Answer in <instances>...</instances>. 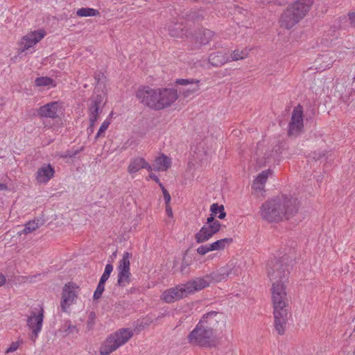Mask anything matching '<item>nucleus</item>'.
<instances>
[{
    "label": "nucleus",
    "instance_id": "1",
    "mask_svg": "<svg viewBox=\"0 0 355 355\" xmlns=\"http://www.w3.org/2000/svg\"><path fill=\"white\" fill-rule=\"evenodd\" d=\"M268 277L272 283L271 297L273 306L275 327L280 335L284 334L287 321L286 309L288 299L285 282L287 279V270L281 259H270L266 265Z\"/></svg>",
    "mask_w": 355,
    "mask_h": 355
},
{
    "label": "nucleus",
    "instance_id": "2",
    "mask_svg": "<svg viewBox=\"0 0 355 355\" xmlns=\"http://www.w3.org/2000/svg\"><path fill=\"white\" fill-rule=\"evenodd\" d=\"M299 202L293 197L282 196L265 202L261 207V218L269 222L289 220L297 211Z\"/></svg>",
    "mask_w": 355,
    "mask_h": 355
},
{
    "label": "nucleus",
    "instance_id": "3",
    "mask_svg": "<svg viewBox=\"0 0 355 355\" xmlns=\"http://www.w3.org/2000/svg\"><path fill=\"white\" fill-rule=\"evenodd\" d=\"M133 336V331L129 328H122L110 334L100 347L101 355H109L121 346L125 344Z\"/></svg>",
    "mask_w": 355,
    "mask_h": 355
},
{
    "label": "nucleus",
    "instance_id": "4",
    "mask_svg": "<svg viewBox=\"0 0 355 355\" xmlns=\"http://www.w3.org/2000/svg\"><path fill=\"white\" fill-rule=\"evenodd\" d=\"M105 103V93L101 91L100 93L95 92L89 101L88 116L89 125L87 132L90 135L94 132L96 123L97 122L103 108Z\"/></svg>",
    "mask_w": 355,
    "mask_h": 355
},
{
    "label": "nucleus",
    "instance_id": "5",
    "mask_svg": "<svg viewBox=\"0 0 355 355\" xmlns=\"http://www.w3.org/2000/svg\"><path fill=\"white\" fill-rule=\"evenodd\" d=\"M200 327L210 330L212 334L216 336L219 331L225 326V320L223 313L211 311L204 314L198 322Z\"/></svg>",
    "mask_w": 355,
    "mask_h": 355
},
{
    "label": "nucleus",
    "instance_id": "6",
    "mask_svg": "<svg viewBox=\"0 0 355 355\" xmlns=\"http://www.w3.org/2000/svg\"><path fill=\"white\" fill-rule=\"evenodd\" d=\"M136 96L145 106L154 110H158L157 102L159 103L161 96L160 88L142 87L137 90Z\"/></svg>",
    "mask_w": 355,
    "mask_h": 355
},
{
    "label": "nucleus",
    "instance_id": "7",
    "mask_svg": "<svg viewBox=\"0 0 355 355\" xmlns=\"http://www.w3.org/2000/svg\"><path fill=\"white\" fill-rule=\"evenodd\" d=\"M220 223L212 216L207 218V222L200 230L195 234V239L198 243H203L209 240L215 234L220 230Z\"/></svg>",
    "mask_w": 355,
    "mask_h": 355
},
{
    "label": "nucleus",
    "instance_id": "8",
    "mask_svg": "<svg viewBox=\"0 0 355 355\" xmlns=\"http://www.w3.org/2000/svg\"><path fill=\"white\" fill-rule=\"evenodd\" d=\"M216 336L210 330L200 327L198 323L195 329L189 334L188 339L191 344L200 346H209L214 342Z\"/></svg>",
    "mask_w": 355,
    "mask_h": 355
},
{
    "label": "nucleus",
    "instance_id": "9",
    "mask_svg": "<svg viewBox=\"0 0 355 355\" xmlns=\"http://www.w3.org/2000/svg\"><path fill=\"white\" fill-rule=\"evenodd\" d=\"M44 319V309L42 306L31 313L27 319V326L31 330V339L35 341L42 330Z\"/></svg>",
    "mask_w": 355,
    "mask_h": 355
},
{
    "label": "nucleus",
    "instance_id": "10",
    "mask_svg": "<svg viewBox=\"0 0 355 355\" xmlns=\"http://www.w3.org/2000/svg\"><path fill=\"white\" fill-rule=\"evenodd\" d=\"M132 254L128 252H124L122 259L119 261L118 269L119 286L125 287L130 284L131 273L130 272V260Z\"/></svg>",
    "mask_w": 355,
    "mask_h": 355
},
{
    "label": "nucleus",
    "instance_id": "11",
    "mask_svg": "<svg viewBox=\"0 0 355 355\" xmlns=\"http://www.w3.org/2000/svg\"><path fill=\"white\" fill-rule=\"evenodd\" d=\"M239 273L238 268L234 263L230 262L225 266L221 267L216 271L212 272L207 275L208 279L211 283H218L226 281L229 277L237 275Z\"/></svg>",
    "mask_w": 355,
    "mask_h": 355
},
{
    "label": "nucleus",
    "instance_id": "12",
    "mask_svg": "<svg viewBox=\"0 0 355 355\" xmlns=\"http://www.w3.org/2000/svg\"><path fill=\"white\" fill-rule=\"evenodd\" d=\"M79 287L72 282L66 284L62 290L61 307L63 311L75 302Z\"/></svg>",
    "mask_w": 355,
    "mask_h": 355
},
{
    "label": "nucleus",
    "instance_id": "13",
    "mask_svg": "<svg viewBox=\"0 0 355 355\" xmlns=\"http://www.w3.org/2000/svg\"><path fill=\"white\" fill-rule=\"evenodd\" d=\"M46 35L44 29H40L31 31L24 35L20 42L21 51H25L33 47L40 41H41Z\"/></svg>",
    "mask_w": 355,
    "mask_h": 355
},
{
    "label": "nucleus",
    "instance_id": "14",
    "mask_svg": "<svg viewBox=\"0 0 355 355\" xmlns=\"http://www.w3.org/2000/svg\"><path fill=\"white\" fill-rule=\"evenodd\" d=\"M303 128V110L301 106L295 107L292 112L291 121L289 123L288 134L291 136L297 135Z\"/></svg>",
    "mask_w": 355,
    "mask_h": 355
},
{
    "label": "nucleus",
    "instance_id": "15",
    "mask_svg": "<svg viewBox=\"0 0 355 355\" xmlns=\"http://www.w3.org/2000/svg\"><path fill=\"white\" fill-rule=\"evenodd\" d=\"M161 96L158 105V110L170 107L178 98V91L173 88L160 87Z\"/></svg>",
    "mask_w": 355,
    "mask_h": 355
},
{
    "label": "nucleus",
    "instance_id": "16",
    "mask_svg": "<svg viewBox=\"0 0 355 355\" xmlns=\"http://www.w3.org/2000/svg\"><path fill=\"white\" fill-rule=\"evenodd\" d=\"M183 284L165 290L161 295V300L166 303H173L187 295Z\"/></svg>",
    "mask_w": 355,
    "mask_h": 355
},
{
    "label": "nucleus",
    "instance_id": "17",
    "mask_svg": "<svg viewBox=\"0 0 355 355\" xmlns=\"http://www.w3.org/2000/svg\"><path fill=\"white\" fill-rule=\"evenodd\" d=\"M336 58V53L333 51L320 55L315 59V69L320 71L329 69L333 65Z\"/></svg>",
    "mask_w": 355,
    "mask_h": 355
},
{
    "label": "nucleus",
    "instance_id": "18",
    "mask_svg": "<svg viewBox=\"0 0 355 355\" xmlns=\"http://www.w3.org/2000/svg\"><path fill=\"white\" fill-rule=\"evenodd\" d=\"M210 284V281L208 279L207 275L203 277L196 278L191 280L186 284H183L187 292V294H191L195 291L203 289Z\"/></svg>",
    "mask_w": 355,
    "mask_h": 355
},
{
    "label": "nucleus",
    "instance_id": "19",
    "mask_svg": "<svg viewBox=\"0 0 355 355\" xmlns=\"http://www.w3.org/2000/svg\"><path fill=\"white\" fill-rule=\"evenodd\" d=\"M62 108V105L58 101L51 102L40 107L38 114L44 118L54 119L58 116V112Z\"/></svg>",
    "mask_w": 355,
    "mask_h": 355
},
{
    "label": "nucleus",
    "instance_id": "20",
    "mask_svg": "<svg viewBox=\"0 0 355 355\" xmlns=\"http://www.w3.org/2000/svg\"><path fill=\"white\" fill-rule=\"evenodd\" d=\"M141 168H146L148 171H152L153 167L143 157H137L132 158L128 166V172L130 174H134Z\"/></svg>",
    "mask_w": 355,
    "mask_h": 355
},
{
    "label": "nucleus",
    "instance_id": "21",
    "mask_svg": "<svg viewBox=\"0 0 355 355\" xmlns=\"http://www.w3.org/2000/svg\"><path fill=\"white\" fill-rule=\"evenodd\" d=\"M55 174L53 167L50 164H44L36 173V180L40 184H46Z\"/></svg>",
    "mask_w": 355,
    "mask_h": 355
},
{
    "label": "nucleus",
    "instance_id": "22",
    "mask_svg": "<svg viewBox=\"0 0 355 355\" xmlns=\"http://www.w3.org/2000/svg\"><path fill=\"white\" fill-rule=\"evenodd\" d=\"M302 19L295 12L288 8L282 15L280 19L281 26L286 28H291Z\"/></svg>",
    "mask_w": 355,
    "mask_h": 355
},
{
    "label": "nucleus",
    "instance_id": "23",
    "mask_svg": "<svg viewBox=\"0 0 355 355\" xmlns=\"http://www.w3.org/2000/svg\"><path fill=\"white\" fill-rule=\"evenodd\" d=\"M313 4V0H296L288 8L293 10L299 17L302 19L309 10Z\"/></svg>",
    "mask_w": 355,
    "mask_h": 355
},
{
    "label": "nucleus",
    "instance_id": "24",
    "mask_svg": "<svg viewBox=\"0 0 355 355\" xmlns=\"http://www.w3.org/2000/svg\"><path fill=\"white\" fill-rule=\"evenodd\" d=\"M272 175V171L266 170L260 173L252 182V187L256 192L263 193L265 184L270 175Z\"/></svg>",
    "mask_w": 355,
    "mask_h": 355
},
{
    "label": "nucleus",
    "instance_id": "25",
    "mask_svg": "<svg viewBox=\"0 0 355 355\" xmlns=\"http://www.w3.org/2000/svg\"><path fill=\"white\" fill-rule=\"evenodd\" d=\"M209 63L214 67H219L230 62V58L227 53L216 52L210 54L209 56Z\"/></svg>",
    "mask_w": 355,
    "mask_h": 355
},
{
    "label": "nucleus",
    "instance_id": "26",
    "mask_svg": "<svg viewBox=\"0 0 355 355\" xmlns=\"http://www.w3.org/2000/svg\"><path fill=\"white\" fill-rule=\"evenodd\" d=\"M171 159L166 155L162 154L155 158L153 170L166 171L171 167Z\"/></svg>",
    "mask_w": 355,
    "mask_h": 355
},
{
    "label": "nucleus",
    "instance_id": "27",
    "mask_svg": "<svg viewBox=\"0 0 355 355\" xmlns=\"http://www.w3.org/2000/svg\"><path fill=\"white\" fill-rule=\"evenodd\" d=\"M169 35L173 37H182L184 35V30L182 24L170 21L167 25Z\"/></svg>",
    "mask_w": 355,
    "mask_h": 355
},
{
    "label": "nucleus",
    "instance_id": "28",
    "mask_svg": "<svg viewBox=\"0 0 355 355\" xmlns=\"http://www.w3.org/2000/svg\"><path fill=\"white\" fill-rule=\"evenodd\" d=\"M232 238L221 239L210 243V247L212 251L223 250L232 243Z\"/></svg>",
    "mask_w": 355,
    "mask_h": 355
},
{
    "label": "nucleus",
    "instance_id": "29",
    "mask_svg": "<svg viewBox=\"0 0 355 355\" xmlns=\"http://www.w3.org/2000/svg\"><path fill=\"white\" fill-rule=\"evenodd\" d=\"M41 225H42V222L40 219L35 218L33 220H30L25 224L24 228L21 232H20V234H28L38 229Z\"/></svg>",
    "mask_w": 355,
    "mask_h": 355
},
{
    "label": "nucleus",
    "instance_id": "30",
    "mask_svg": "<svg viewBox=\"0 0 355 355\" xmlns=\"http://www.w3.org/2000/svg\"><path fill=\"white\" fill-rule=\"evenodd\" d=\"M35 84L37 87H47L48 89L55 87L56 84L55 81L47 76L38 77L35 80Z\"/></svg>",
    "mask_w": 355,
    "mask_h": 355
},
{
    "label": "nucleus",
    "instance_id": "31",
    "mask_svg": "<svg viewBox=\"0 0 355 355\" xmlns=\"http://www.w3.org/2000/svg\"><path fill=\"white\" fill-rule=\"evenodd\" d=\"M210 211L211 212V216L214 218L217 216L220 219H223L226 216L224 207L223 205H218L217 203H214L211 205Z\"/></svg>",
    "mask_w": 355,
    "mask_h": 355
},
{
    "label": "nucleus",
    "instance_id": "32",
    "mask_svg": "<svg viewBox=\"0 0 355 355\" xmlns=\"http://www.w3.org/2000/svg\"><path fill=\"white\" fill-rule=\"evenodd\" d=\"M249 51L250 50L247 48L241 50L236 49L230 55H229V57L230 58V62L237 61L247 58L249 55Z\"/></svg>",
    "mask_w": 355,
    "mask_h": 355
},
{
    "label": "nucleus",
    "instance_id": "33",
    "mask_svg": "<svg viewBox=\"0 0 355 355\" xmlns=\"http://www.w3.org/2000/svg\"><path fill=\"white\" fill-rule=\"evenodd\" d=\"M111 116L112 114H110L109 116L107 119H105L104 121L102 123L95 136V139H98L99 137H103L105 136V132L111 123Z\"/></svg>",
    "mask_w": 355,
    "mask_h": 355
},
{
    "label": "nucleus",
    "instance_id": "34",
    "mask_svg": "<svg viewBox=\"0 0 355 355\" xmlns=\"http://www.w3.org/2000/svg\"><path fill=\"white\" fill-rule=\"evenodd\" d=\"M76 14L79 17H93L98 14V11L94 8H82L77 10Z\"/></svg>",
    "mask_w": 355,
    "mask_h": 355
},
{
    "label": "nucleus",
    "instance_id": "35",
    "mask_svg": "<svg viewBox=\"0 0 355 355\" xmlns=\"http://www.w3.org/2000/svg\"><path fill=\"white\" fill-rule=\"evenodd\" d=\"M214 36V33L210 30L206 29L200 35L198 40L200 44L205 45L209 42Z\"/></svg>",
    "mask_w": 355,
    "mask_h": 355
},
{
    "label": "nucleus",
    "instance_id": "36",
    "mask_svg": "<svg viewBox=\"0 0 355 355\" xmlns=\"http://www.w3.org/2000/svg\"><path fill=\"white\" fill-rule=\"evenodd\" d=\"M105 290V284L99 283L97 285V287L94 293L93 298L94 300H98L101 298L102 293Z\"/></svg>",
    "mask_w": 355,
    "mask_h": 355
},
{
    "label": "nucleus",
    "instance_id": "37",
    "mask_svg": "<svg viewBox=\"0 0 355 355\" xmlns=\"http://www.w3.org/2000/svg\"><path fill=\"white\" fill-rule=\"evenodd\" d=\"M199 82L200 81L198 80H194V83L193 84L194 85L183 92L184 96L187 97L189 94L198 91L199 90Z\"/></svg>",
    "mask_w": 355,
    "mask_h": 355
},
{
    "label": "nucleus",
    "instance_id": "38",
    "mask_svg": "<svg viewBox=\"0 0 355 355\" xmlns=\"http://www.w3.org/2000/svg\"><path fill=\"white\" fill-rule=\"evenodd\" d=\"M196 251H197L198 254H199L200 255H205V254H207L209 252H211L212 250L211 249L210 244H208V245H202L199 246L196 249Z\"/></svg>",
    "mask_w": 355,
    "mask_h": 355
},
{
    "label": "nucleus",
    "instance_id": "39",
    "mask_svg": "<svg viewBox=\"0 0 355 355\" xmlns=\"http://www.w3.org/2000/svg\"><path fill=\"white\" fill-rule=\"evenodd\" d=\"M21 343V341L20 340L12 343L10 347L6 349V353L8 354L17 351Z\"/></svg>",
    "mask_w": 355,
    "mask_h": 355
},
{
    "label": "nucleus",
    "instance_id": "40",
    "mask_svg": "<svg viewBox=\"0 0 355 355\" xmlns=\"http://www.w3.org/2000/svg\"><path fill=\"white\" fill-rule=\"evenodd\" d=\"M77 153H78L77 150L72 151V150H67L65 152H63V153H60L59 155V156L60 157H62V158L73 157L76 155H77Z\"/></svg>",
    "mask_w": 355,
    "mask_h": 355
},
{
    "label": "nucleus",
    "instance_id": "41",
    "mask_svg": "<svg viewBox=\"0 0 355 355\" xmlns=\"http://www.w3.org/2000/svg\"><path fill=\"white\" fill-rule=\"evenodd\" d=\"M194 79H183V78H180V79H177L175 80V83L178 85H189V84H193L194 83Z\"/></svg>",
    "mask_w": 355,
    "mask_h": 355
},
{
    "label": "nucleus",
    "instance_id": "42",
    "mask_svg": "<svg viewBox=\"0 0 355 355\" xmlns=\"http://www.w3.org/2000/svg\"><path fill=\"white\" fill-rule=\"evenodd\" d=\"M162 191H163L164 199L166 205H169V203L171 202V196L168 193V192L164 187H162Z\"/></svg>",
    "mask_w": 355,
    "mask_h": 355
},
{
    "label": "nucleus",
    "instance_id": "43",
    "mask_svg": "<svg viewBox=\"0 0 355 355\" xmlns=\"http://www.w3.org/2000/svg\"><path fill=\"white\" fill-rule=\"evenodd\" d=\"M113 270V266L112 264H107L105 266V270H104V274H106V275H108L109 276H110V274L111 272H112Z\"/></svg>",
    "mask_w": 355,
    "mask_h": 355
},
{
    "label": "nucleus",
    "instance_id": "44",
    "mask_svg": "<svg viewBox=\"0 0 355 355\" xmlns=\"http://www.w3.org/2000/svg\"><path fill=\"white\" fill-rule=\"evenodd\" d=\"M166 213L168 218H173V211H172V208L170 206V205H166Z\"/></svg>",
    "mask_w": 355,
    "mask_h": 355
},
{
    "label": "nucleus",
    "instance_id": "45",
    "mask_svg": "<svg viewBox=\"0 0 355 355\" xmlns=\"http://www.w3.org/2000/svg\"><path fill=\"white\" fill-rule=\"evenodd\" d=\"M109 277H110V276L108 275L103 273V275H101V277L100 278L99 283L105 284V282L109 279Z\"/></svg>",
    "mask_w": 355,
    "mask_h": 355
},
{
    "label": "nucleus",
    "instance_id": "46",
    "mask_svg": "<svg viewBox=\"0 0 355 355\" xmlns=\"http://www.w3.org/2000/svg\"><path fill=\"white\" fill-rule=\"evenodd\" d=\"M349 19L350 21L351 24L353 26H355V12H352L349 14Z\"/></svg>",
    "mask_w": 355,
    "mask_h": 355
},
{
    "label": "nucleus",
    "instance_id": "47",
    "mask_svg": "<svg viewBox=\"0 0 355 355\" xmlns=\"http://www.w3.org/2000/svg\"><path fill=\"white\" fill-rule=\"evenodd\" d=\"M6 282V277L5 276L0 273V286H1L2 285H3Z\"/></svg>",
    "mask_w": 355,
    "mask_h": 355
},
{
    "label": "nucleus",
    "instance_id": "48",
    "mask_svg": "<svg viewBox=\"0 0 355 355\" xmlns=\"http://www.w3.org/2000/svg\"><path fill=\"white\" fill-rule=\"evenodd\" d=\"M149 177H150V178L154 180L157 182H159V179L158 178V177L153 173L150 174Z\"/></svg>",
    "mask_w": 355,
    "mask_h": 355
},
{
    "label": "nucleus",
    "instance_id": "49",
    "mask_svg": "<svg viewBox=\"0 0 355 355\" xmlns=\"http://www.w3.org/2000/svg\"><path fill=\"white\" fill-rule=\"evenodd\" d=\"M7 185L3 183H0V191H5L7 189Z\"/></svg>",
    "mask_w": 355,
    "mask_h": 355
},
{
    "label": "nucleus",
    "instance_id": "50",
    "mask_svg": "<svg viewBox=\"0 0 355 355\" xmlns=\"http://www.w3.org/2000/svg\"><path fill=\"white\" fill-rule=\"evenodd\" d=\"M330 32H331V31H330ZM333 32H334V37L336 38L337 37V35L335 34L336 33V31L334 30V31H332V33ZM331 35H332L331 33H327V36Z\"/></svg>",
    "mask_w": 355,
    "mask_h": 355
}]
</instances>
